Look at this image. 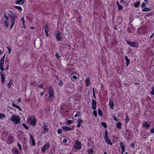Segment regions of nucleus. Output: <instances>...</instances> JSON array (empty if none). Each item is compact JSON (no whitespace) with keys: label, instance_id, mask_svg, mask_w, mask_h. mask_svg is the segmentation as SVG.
<instances>
[{"label":"nucleus","instance_id":"1","mask_svg":"<svg viewBox=\"0 0 154 154\" xmlns=\"http://www.w3.org/2000/svg\"><path fill=\"white\" fill-rule=\"evenodd\" d=\"M10 13L8 14V16L10 18L11 23V26L10 29H11L15 23V20L17 19V14L15 12H13L11 11H10Z\"/></svg>","mask_w":154,"mask_h":154},{"label":"nucleus","instance_id":"2","mask_svg":"<svg viewBox=\"0 0 154 154\" xmlns=\"http://www.w3.org/2000/svg\"><path fill=\"white\" fill-rule=\"evenodd\" d=\"M20 119L19 116L13 115L12 116L10 120L13 122L15 124H18L20 123Z\"/></svg>","mask_w":154,"mask_h":154},{"label":"nucleus","instance_id":"3","mask_svg":"<svg viewBox=\"0 0 154 154\" xmlns=\"http://www.w3.org/2000/svg\"><path fill=\"white\" fill-rule=\"evenodd\" d=\"M50 147V145L49 143H47L44 145L42 148L41 150L42 152L44 153L46 152V149H48Z\"/></svg>","mask_w":154,"mask_h":154},{"label":"nucleus","instance_id":"4","mask_svg":"<svg viewBox=\"0 0 154 154\" xmlns=\"http://www.w3.org/2000/svg\"><path fill=\"white\" fill-rule=\"evenodd\" d=\"M127 43L131 46L133 47H137L139 45V43L137 42H132L131 41H127Z\"/></svg>","mask_w":154,"mask_h":154},{"label":"nucleus","instance_id":"5","mask_svg":"<svg viewBox=\"0 0 154 154\" xmlns=\"http://www.w3.org/2000/svg\"><path fill=\"white\" fill-rule=\"evenodd\" d=\"M48 92L50 98H51L54 96V93L52 87H49L48 90Z\"/></svg>","mask_w":154,"mask_h":154},{"label":"nucleus","instance_id":"6","mask_svg":"<svg viewBox=\"0 0 154 154\" xmlns=\"http://www.w3.org/2000/svg\"><path fill=\"white\" fill-rule=\"evenodd\" d=\"M75 147L78 149H80L82 147L81 143L79 140H76L75 142Z\"/></svg>","mask_w":154,"mask_h":154},{"label":"nucleus","instance_id":"7","mask_svg":"<svg viewBox=\"0 0 154 154\" xmlns=\"http://www.w3.org/2000/svg\"><path fill=\"white\" fill-rule=\"evenodd\" d=\"M30 121V124L32 126H35L36 125V122L35 120L34 117L33 116H31L29 118Z\"/></svg>","mask_w":154,"mask_h":154},{"label":"nucleus","instance_id":"8","mask_svg":"<svg viewBox=\"0 0 154 154\" xmlns=\"http://www.w3.org/2000/svg\"><path fill=\"white\" fill-rule=\"evenodd\" d=\"M48 126V125H46L45 123H44V125L42 127V128L44 130V131L43 132H42V133H45L46 132H48L49 129L47 128Z\"/></svg>","mask_w":154,"mask_h":154},{"label":"nucleus","instance_id":"9","mask_svg":"<svg viewBox=\"0 0 154 154\" xmlns=\"http://www.w3.org/2000/svg\"><path fill=\"white\" fill-rule=\"evenodd\" d=\"M0 74L1 76V82L2 83H4L5 81V74L3 72L0 71Z\"/></svg>","mask_w":154,"mask_h":154},{"label":"nucleus","instance_id":"10","mask_svg":"<svg viewBox=\"0 0 154 154\" xmlns=\"http://www.w3.org/2000/svg\"><path fill=\"white\" fill-rule=\"evenodd\" d=\"M57 39L58 41H62V38L60 32H58L56 34Z\"/></svg>","mask_w":154,"mask_h":154},{"label":"nucleus","instance_id":"11","mask_svg":"<svg viewBox=\"0 0 154 154\" xmlns=\"http://www.w3.org/2000/svg\"><path fill=\"white\" fill-rule=\"evenodd\" d=\"M62 128L63 129V131H68L72 130L73 129L70 128L69 127L67 126H63L62 127Z\"/></svg>","mask_w":154,"mask_h":154},{"label":"nucleus","instance_id":"12","mask_svg":"<svg viewBox=\"0 0 154 154\" xmlns=\"http://www.w3.org/2000/svg\"><path fill=\"white\" fill-rule=\"evenodd\" d=\"M109 105L110 109H114V104L113 101L110 98L109 102Z\"/></svg>","mask_w":154,"mask_h":154},{"label":"nucleus","instance_id":"13","mask_svg":"<svg viewBox=\"0 0 154 154\" xmlns=\"http://www.w3.org/2000/svg\"><path fill=\"white\" fill-rule=\"evenodd\" d=\"M97 104L96 101L93 99L92 100V107L93 108V109L95 110L96 109V105Z\"/></svg>","mask_w":154,"mask_h":154},{"label":"nucleus","instance_id":"14","mask_svg":"<svg viewBox=\"0 0 154 154\" xmlns=\"http://www.w3.org/2000/svg\"><path fill=\"white\" fill-rule=\"evenodd\" d=\"M30 140H31V141H30V143H32V145L33 146H34L35 145V140L33 136H32L30 134Z\"/></svg>","mask_w":154,"mask_h":154},{"label":"nucleus","instance_id":"15","mask_svg":"<svg viewBox=\"0 0 154 154\" xmlns=\"http://www.w3.org/2000/svg\"><path fill=\"white\" fill-rule=\"evenodd\" d=\"M13 142V136H10L8 138L7 141V142L9 144H11L12 142Z\"/></svg>","mask_w":154,"mask_h":154},{"label":"nucleus","instance_id":"16","mask_svg":"<svg viewBox=\"0 0 154 154\" xmlns=\"http://www.w3.org/2000/svg\"><path fill=\"white\" fill-rule=\"evenodd\" d=\"M104 139L108 144H109L110 145H112V143L111 142V140L109 139L108 138H105Z\"/></svg>","mask_w":154,"mask_h":154},{"label":"nucleus","instance_id":"17","mask_svg":"<svg viewBox=\"0 0 154 154\" xmlns=\"http://www.w3.org/2000/svg\"><path fill=\"white\" fill-rule=\"evenodd\" d=\"M86 85L87 86H88L90 85V79L89 78H87L85 79Z\"/></svg>","mask_w":154,"mask_h":154},{"label":"nucleus","instance_id":"18","mask_svg":"<svg viewBox=\"0 0 154 154\" xmlns=\"http://www.w3.org/2000/svg\"><path fill=\"white\" fill-rule=\"evenodd\" d=\"M21 2V4H23L25 2V0H18L15 3L17 4H20Z\"/></svg>","mask_w":154,"mask_h":154},{"label":"nucleus","instance_id":"19","mask_svg":"<svg viewBox=\"0 0 154 154\" xmlns=\"http://www.w3.org/2000/svg\"><path fill=\"white\" fill-rule=\"evenodd\" d=\"M122 124L120 122H118L116 124V127L118 129H121L122 128Z\"/></svg>","mask_w":154,"mask_h":154},{"label":"nucleus","instance_id":"20","mask_svg":"<svg viewBox=\"0 0 154 154\" xmlns=\"http://www.w3.org/2000/svg\"><path fill=\"white\" fill-rule=\"evenodd\" d=\"M125 58L126 61V66H127L129 64L130 60L128 58L127 56H126L125 57Z\"/></svg>","mask_w":154,"mask_h":154},{"label":"nucleus","instance_id":"21","mask_svg":"<svg viewBox=\"0 0 154 154\" xmlns=\"http://www.w3.org/2000/svg\"><path fill=\"white\" fill-rule=\"evenodd\" d=\"M66 45L65 44H62L59 48L60 51H63V48L65 47Z\"/></svg>","mask_w":154,"mask_h":154},{"label":"nucleus","instance_id":"22","mask_svg":"<svg viewBox=\"0 0 154 154\" xmlns=\"http://www.w3.org/2000/svg\"><path fill=\"white\" fill-rule=\"evenodd\" d=\"M120 145L122 149H125V145L123 144V143L121 142L120 143Z\"/></svg>","mask_w":154,"mask_h":154},{"label":"nucleus","instance_id":"23","mask_svg":"<svg viewBox=\"0 0 154 154\" xmlns=\"http://www.w3.org/2000/svg\"><path fill=\"white\" fill-rule=\"evenodd\" d=\"M104 138H109L108 136V132L107 130H105L104 132Z\"/></svg>","mask_w":154,"mask_h":154},{"label":"nucleus","instance_id":"24","mask_svg":"<svg viewBox=\"0 0 154 154\" xmlns=\"http://www.w3.org/2000/svg\"><path fill=\"white\" fill-rule=\"evenodd\" d=\"M134 29V28H133L128 26V27L127 29V31L128 32L130 33L131 32L132 30Z\"/></svg>","mask_w":154,"mask_h":154},{"label":"nucleus","instance_id":"25","mask_svg":"<svg viewBox=\"0 0 154 154\" xmlns=\"http://www.w3.org/2000/svg\"><path fill=\"white\" fill-rule=\"evenodd\" d=\"M151 10L150 8L146 7L143 9H142V10L144 12L149 11Z\"/></svg>","mask_w":154,"mask_h":154},{"label":"nucleus","instance_id":"26","mask_svg":"<svg viewBox=\"0 0 154 154\" xmlns=\"http://www.w3.org/2000/svg\"><path fill=\"white\" fill-rule=\"evenodd\" d=\"M148 134L147 133H146V131H142L141 133V136L143 137H144L146 135H148Z\"/></svg>","mask_w":154,"mask_h":154},{"label":"nucleus","instance_id":"27","mask_svg":"<svg viewBox=\"0 0 154 154\" xmlns=\"http://www.w3.org/2000/svg\"><path fill=\"white\" fill-rule=\"evenodd\" d=\"M140 2L139 1H138L136 3H135L134 4V5L136 8H137L140 6Z\"/></svg>","mask_w":154,"mask_h":154},{"label":"nucleus","instance_id":"28","mask_svg":"<svg viewBox=\"0 0 154 154\" xmlns=\"http://www.w3.org/2000/svg\"><path fill=\"white\" fill-rule=\"evenodd\" d=\"M150 125L147 122H145L143 124V126L146 128H149Z\"/></svg>","mask_w":154,"mask_h":154},{"label":"nucleus","instance_id":"29","mask_svg":"<svg viewBox=\"0 0 154 154\" xmlns=\"http://www.w3.org/2000/svg\"><path fill=\"white\" fill-rule=\"evenodd\" d=\"M153 14V12H150L149 13H146V14L145 15V16L149 17V16L152 15Z\"/></svg>","mask_w":154,"mask_h":154},{"label":"nucleus","instance_id":"30","mask_svg":"<svg viewBox=\"0 0 154 154\" xmlns=\"http://www.w3.org/2000/svg\"><path fill=\"white\" fill-rule=\"evenodd\" d=\"M88 152L89 154H92L94 153V151L92 149H89L88 150Z\"/></svg>","mask_w":154,"mask_h":154},{"label":"nucleus","instance_id":"31","mask_svg":"<svg viewBox=\"0 0 154 154\" xmlns=\"http://www.w3.org/2000/svg\"><path fill=\"white\" fill-rule=\"evenodd\" d=\"M98 114L100 116H102L103 114L102 112L100 109H98Z\"/></svg>","mask_w":154,"mask_h":154},{"label":"nucleus","instance_id":"32","mask_svg":"<svg viewBox=\"0 0 154 154\" xmlns=\"http://www.w3.org/2000/svg\"><path fill=\"white\" fill-rule=\"evenodd\" d=\"M14 7L15 8H16L18 10H19L20 11H22V9L21 7L20 6H14Z\"/></svg>","mask_w":154,"mask_h":154},{"label":"nucleus","instance_id":"33","mask_svg":"<svg viewBox=\"0 0 154 154\" xmlns=\"http://www.w3.org/2000/svg\"><path fill=\"white\" fill-rule=\"evenodd\" d=\"M45 32L46 34V36H48V31H49V29H45Z\"/></svg>","mask_w":154,"mask_h":154},{"label":"nucleus","instance_id":"34","mask_svg":"<svg viewBox=\"0 0 154 154\" xmlns=\"http://www.w3.org/2000/svg\"><path fill=\"white\" fill-rule=\"evenodd\" d=\"M101 125L105 128H107V125L106 123L102 122L101 123Z\"/></svg>","mask_w":154,"mask_h":154},{"label":"nucleus","instance_id":"35","mask_svg":"<svg viewBox=\"0 0 154 154\" xmlns=\"http://www.w3.org/2000/svg\"><path fill=\"white\" fill-rule=\"evenodd\" d=\"M152 91L150 92L151 94L154 95V86L151 88Z\"/></svg>","mask_w":154,"mask_h":154},{"label":"nucleus","instance_id":"36","mask_svg":"<svg viewBox=\"0 0 154 154\" xmlns=\"http://www.w3.org/2000/svg\"><path fill=\"white\" fill-rule=\"evenodd\" d=\"M118 6V10H123V7L120 4Z\"/></svg>","mask_w":154,"mask_h":154},{"label":"nucleus","instance_id":"37","mask_svg":"<svg viewBox=\"0 0 154 154\" xmlns=\"http://www.w3.org/2000/svg\"><path fill=\"white\" fill-rule=\"evenodd\" d=\"M13 84V82H12L11 80V79L9 82L8 84V85L9 86V88H10L11 86Z\"/></svg>","mask_w":154,"mask_h":154},{"label":"nucleus","instance_id":"38","mask_svg":"<svg viewBox=\"0 0 154 154\" xmlns=\"http://www.w3.org/2000/svg\"><path fill=\"white\" fill-rule=\"evenodd\" d=\"M55 56L58 59H60L61 57V56L59 55L58 53H57L55 54Z\"/></svg>","mask_w":154,"mask_h":154},{"label":"nucleus","instance_id":"39","mask_svg":"<svg viewBox=\"0 0 154 154\" xmlns=\"http://www.w3.org/2000/svg\"><path fill=\"white\" fill-rule=\"evenodd\" d=\"M3 23L4 25V26L6 27H8V24L6 21H4Z\"/></svg>","mask_w":154,"mask_h":154},{"label":"nucleus","instance_id":"40","mask_svg":"<svg viewBox=\"0 0 154 154\" xmlns=\"http://www.w3.org/2000/svg\"><path fill=\"white\" fill-rule=\"evenodd\" d=\"M22 125L27 130L29 129L28 127L26 125V124L25 123H23Z\"/></svg>","mask_w":154,"mask_h":154},{"label":"nucleus","instance_id":"41","mask_svg":"<svg viewBox=\"0 0 154 154\" xmlns=\"http://www.w3.org/2000/svg\"><path fill=\"white\" fill-rule=\"evenodd\" d=\"M4 62L0 61V68L3 67Z\"/></svg>","mask_w":154,"mask_h":154},{"label":"nucleus","instance_id":"42","mask_svg":"<svg viewBox=\"0 0 154 154\" xmlns=\"http://www.w3.org/2000/svg\"><path fill=\"white\" fill-rule=\"evenodd\" d=\"M80 112L79 111H77V113L75 115L74 117L75 118L77 117L79 115Z\"/></svg>","mask_w":154,"mask_h":154},{"label":"nucleus","instance_id":"43","mask_svg":"<svg viewBox=\"0 0 154 154\" xmlns=\"http://www.w3.org/2000/svg\"><path fill=\"white\" fill-rule=\"evenodd\" d=\"M93 113L95 117H96L97 116V111L95 110L93 111Z\"/></svg>","mask_w":154,"mask_h":154},{"label":"nucleus","instance_id":"44","mask_svg":"<svg viewBox=\"0 0 154 154\" xmlns=\"http://www.w3.org/2000/svg\"><path fill=\"white\" fill-rule=\"evenodd\" d=\"M21 20L22 21V25H25V20H24V17H22L21 18Z\"/></svg>","mask_w":154,"mask_h":154},{"label":"nucleus","instance_id":"45","mask_svg":"<svg viewBox=\"0 0 154 154\" xmlns=\"http://www.w3.org/2000/svg\"><path fill=\"white\" fill-rule=\"evenodd\" d=\"M92 91H93V97L95 99H96V97H95V93L94 88H93L92 89Z\"/></svg>","mask_w":154,"mask_h":154},{"label":"nucleus","instance_id":"46","mask_svg":"<svg viewBox=\"0 0 154 154\" xmlns=\"http://www.w3.org/2000/svg\"><path fill=\"white\" fill-rule=\"evenodd\" d=\"M5 118V114H1L0 113V119H2V118Z\"/></svg>","mask_w":154,"mask_h":154},{"label":"nucleus","instance_id":"47","mask_svg":"<svg viewBox=\"0 0 154 154\" xmlns=\"http://www.w3.org/2000/svg\"><path fill=\"white\" fill-rule=\"evenodd\" d=\"M73 122L72 120H69L67 121L66 123L68 125H69L70 124H71Z\"/></svg>","mask_w":154,"mask_h":154},{"label":"nucleus","instance_id":"48","mask_svg":"<svg viewBox=\"0 0 154 154\" xmlns=\"http://www.w3.org/2000/svg\"><path fill=\"white\" fill-rule=\"evenodd\" d=\"M11 105H12L13 106V107H16V108H17L18 107H19V106L16 105V104H15L14 103H11Z\"/></svg>","mask_w":154,"mask_h":154},{"label":"nucleus","instance_id":"49","mask_svg":"<svg viewBox=\"0 0 154 154\" xmlns=\"http://www.w3.org/2000/svg\"><path fill=\"white\" fill-rule=\"evenodd\" d=\"M62 132V130L61 129H59L57 130V133L58 134H61Z\"/></svg>","mask_w":154,"mask_h":154},{"label":"nucleus","instance_id":"50","mask_svg":"<svg viewBox=\"0 0 154 154\" xmlns=\"http://www.w3.org/2000/svg\"><path fill=\"white\" fill-rule=\"evenodd\" d=\"M17 146L19 147V149L20 150H21V145L19 143V142L17 143Z\"/></svg>","mask_w":154,"mask_h":154},{"label":"nucleus","instance_id":"51","mask_svg":"<svg viewBox=\"0 0 154 154\" xmlns=\"http://www.w3.org/2000/svg\"><path fill=\"white\" fill-rule=\"evenodd\" d=\"M5 54L4 56L0 59V61H1L4 62V59L5 58Z\"/></svg>","mask_w":154,"mask_h":154},{"label":"nucleus","instance_id":"52","mask_svg":"<svg viewBox=\"0 0 154 154\" xmlns=\"http://www.w3.org/2000/svg\"><path fill=\"white\" fill-rule=\"evenodd\" d=\"M146 6V4L144 2H143L141 5V8H144Z\"/></svg>","mask_w":154,"mask_h":154},{"label":"nucleus","instance_id":"53","mask_svg":"<svg viewBox=\"0 0 154 154\" xmlns=\"http://www.w3.org/2000/svg\"><path fill=\"white\" fill-rule=\"evenodd\" d=\"M63 85V82L62 80H60L58 83V85L60 86H62Z\"/></svg>","mask_w":154,"mask_h":154},{"label":"nucleus","instance_id":"54","mask_svg":"<svg viewBox=\"0 0 154 154\" xmlns=\"http://www.w3.org/2000/svg\"><path fill=\"white\" fill-rule=\"evenodd\" d=\"M129 119V118L128 117V115L127 114V116L126 117V118H125L126 122H128Z\"/></svg>","mask_w":154,"mask_h":154},{"label":"nucleus","instance_id":"55","mask_svg":"<svg viewBox=\"0 0 154 154\" xmlns=\"http://www.w3.org/2000/svg\"><path fill=\"white\" fill-rule=\"evenodd\" d=\"M7 48L8 51V54H10L11 52V50L9 47H7Z\"/></svg>","mask_w":154,"mask_h":154},{"label":"nucleus","instance_id":"56","mask_svg":"<svg viewBox=\"0 0 154 154\" xmlns=\"http://www.w3.org/2000/svg\"><path fill=\"white\" fill-rule=\"evenodd\" d=\"M77 122L78 123H81L83 122V120L81 119H79L77 120Z\"/></svg>","mask_w":154,"mask_h":154},{"label":"nucleus","instance_id":"57","mask_svg":"<svg viewBox=\"0 0 154 154\" xmlns=\"http://www.w3.org/2000/svg\"><path fill=\"white\" fill-rule=\"evenodd\" d=\"M4 17L5 18V20H6V21L8 20L9 19V18L8 17H7L6 15H4Z\"/></svg>","mask_w":154,"mask_h":154},{"label":"nucleus","instance_id":"58","mask_svg":"<svg viewBox=\"0 0 154 154\" xmlns=\"http://www.w3.org/2000/svg\"><path fill=\"white\" fill-rule=\"evenodd\" d=\"M72 78L73 79H77V77L76 76L74 75L72 76Z\"/></svg>","mask_w":154,"mask_h":154},{"label":"nucleus","instance_id":"59","mask_svg":"<svg viewBox=\"0 0 154 154\" xmlns=\"http://www.w3.org/2000/svg\"><path fill=\"white\" fill-rule=\"evenodd\" d=\"M43 84L42 85L41 84H39L38 85V87L41 88H43Z\"/></svg>","mask_w":154,"mask_h":154},{"label":"nucleus","instance_id":"60","mask_svg":"<svg viewBox=\"0 0 154 154\" xmlns=\"http://www.w3.org/2000/svg\"><path fill=\"white\" fill-rule=\"evenodd\" d=\"M150 131L151 133H154V128L151 129L150 130Z\"/></svg>","mask_w":154,"mask_h":154},{"label":"nucleus","instance_id":"61","mask_svg":"<svg viewBox=\"0 0 154 154\" xmlns=\"http://www.w3.org/2000/svg\"><path fill=\"white\" fill-rule=\"evenodd\" d=\"M113 118L116 121H119V120L118 119H117L115 116H113Z\"/></svg>","mask_w":154,"mask_h":154},{"label":"nucleus","instance_id":"62","mask_svg":"<svg viewBox=\"0 0 154 154\" xmlns=\"http://www.w3.org/2000/svg\"><path fill=\"white\" fill-rule=\"evenodd\" d=\"M14 153L17 154L18 153V150L17 149H16L14 151Z\"/></svg>","mask_w":154,"mask_h":154},{"label":"nucleus","instance_id":"63","mask_svg":"<svg viewBox=\"0 0 154 154\" xmlns=\"http://www.w3.org/2000/svg\"><path fill=\"white\" fill-rule=\"evenodd\" d=\"M63 142L64 143H66L67 142V140L66 139H64L63 140Z\"/></svg>","mask_w":154,"mask_h":154},{"label":"nucleus","instance_id":"64","mask_svg":"<svg viewBox=\"0 0 154 154\" xmlns=\"http://www.w3.org/2000/svg\"><path fill=\"white\" fill-rule=\"evenodd\" d=\"M81 125V123H78V124L76 126L77 127H80Z\"/></svg>","mask_w":154,"mask_h":154}]
</instances>
